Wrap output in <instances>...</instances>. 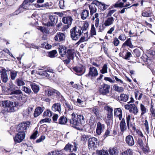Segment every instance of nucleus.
Returning a JSON list of instances; mask_svg holds the SVG:
<instances>
[{
  "instance_id": "obj_1",
  "label": "nucleus",
  "mask_w": 155,
  "mask_h": 155,
  "mask_svg": "<svg viewBox=\"0 0 155 155\" xmlns=\"http://www.w3.org/2000/svg\"><path fill=\"white\" fill-rule=\"evenodd\" d=\"M71 118L70 120V122L72 127L75 128L76 129L80 130V127H79L84 122V116L80 114L76 115L73 112L71 115Z\"/></svg>"
},
{
  "instance_id": "obj_2",
  "label": "nucleus",
  "mask_w": 155,
  "mask_h": 155,
  "mask_svg": "<svg viewBox=\"0 0 155 155\" xmlns=\"http://www.w3.org/2000/svg\"><path fill=\"white\" fill-rule=\"evenodd\" d=\"M83 33L82 27L79 26H75L71 30V38L73 40H77Z\"/></svg>"
},
{
  "instance_id": "obj_3",
  "label": "nucleus",
  "mask_w": 155,
  "mask_h": 155,
  "mask_svg": "<svg viewBox=\"0 0 155 155\" xmlns=\"http://www.w3.org/2000/svg\"><path fill=\"white\" fill-rule=\"evenodd\" d=\"M3 107H7V111L9 112H14L15 110V104L13 102L8 101H2V103Z\"/></svg>"
},
{
  "instance_id": "obj_4",
  "label": "nucleus",
  "mask_w": 155,
  "mask_h": 155,
  "mask_svg": "<svg viewBox=\"0 0 155 155\" xmlns=\"http://www.w3.org/2000/svg\"><path fill=\"white\" fill-rule=\"evenodd\" d=\"M59 53L63 57H64L65 59L63 61L66 64H68V50L67 47L63 45H60L58 47Z\"/></svg>"
},
{
  "instance_id": "obj_5",
  "label": "nucleus",
  "mask_w": 155,
  "mask_h": 155,
  "mask_svg": "<svg viewBox=\"0 0 155 155\" xmlns=\"http://www.w3.org/2000/svg\"><path fill=\"white\" fill-rule=\"evenodd\" d=\"M97 139L95 137L90 138L88 141V147L90 150H93L97 147Z\"/></svg>"
},
{
  "instance_id": "obj_6",
  "label": "nucleus",
  "mask_w": 155,
  "mask_h": 155,
  "mask_svg": "<svg viewBox=\"0 0 155 155\" xmlns=\"http://www.w3.org/2000/svg\"><path fill=\"white\" fill-rule=\"evenodd\" d=\"M110 86L108 84H103L99 88V93L103 95H106L110 92Z\"/></svg>"
},
{
  "instance_id": "obj_7",
  "label": "nucleus",
  "mask_w": 155,
  "mask_h": 155,
  "mask_svg": "<svg viewBox=\"0 0 155 155\" xmlns=\"http://www.w3.org/2000/svg\"><path fill=\"white\" fill-rule=\"evenodd\" d=\"M124 107L126 109L129 110L130 112L135 114H137L138 111L137 108L135 104H130V102H128V104L125 105Z\"/></svg>"
},
{
  "instance_id": "obj_8",
  "label": "nucleus",
  "mask_w": 155,
  "mask_h": 155,
  "mask_svg": "<svg viewBox=\"0 0 155 155\" xmlns=\"http://www.w3.org/2000/svg\"><path fill=\"white\" fill-rule=\"evenodd\" d=\"M96 6L98 7V9H100L99 7L102 8L101 7H102L103 9L105 10L107 9V7H108L109 6L99 2H97V3H92L89 5L90 10H97V8L96 7Z\"/></svg>"
},
{
  "instance_id": "obj_9",
  "label": "nucleus",
  "mask_w": 155,
  "mask_h": 155,
  "mask_svg": "<svg viewBox=\"0 0 155 155\" xmlns=\"http://www.w3.org/2000/svg\"><path fill=\"white\" fill-rule=\"evenodd\" d=\"M30 124V123L29 121L22 122L19 125V129L18 130V131L25 133Z\"/></svg>"
},
{
  "instance_id": "obj_10",
  "label": "nucleus",
  "mask_w": 155,
  "mask_h": 155,
  "mask_svg": "<svg viewBox=\"0 0 155 155\" xmlns=\"http://www.w3.org/2000/svg\"><path fill=\"white\" fill-rule=\"evenodd\" d=\"M25 133L18 131V134L14 137L15 142L16 143L21 142L25 138Z\"/></svg>"
},
{
  "instance_id": "obj_11",
  "label": "nucleus",
  "mask_w": 155,
  "mask_h": 155,
  "mask_svg": "<svg viewBox=\"0 0 155 155\" xmlns=\"http://www.w3.org/2000/svg\"><path fill=\"white\" fill-rule=\"evenodd\" d=\"M98 74V71L97 68L93 67H90L89 70L88 74L86 76L92 77H96Z\"/></svg>"
},
{
  "instance_id": "obj_12",
  "label": "nucleus",
  "mask_w": 155,
  "mask_h": 155,
  "mask_svg": "<svg viewBox=\"0 0 155 155\" xmlns=\"http://www.w3.org/2000/svg\"><path fill=\"white\" fill-rule=\"evenodd\" d=\"M105 128L104 124H102L100 122L97 124V127L96 130V133L98 135H100L104 131Z\"/></svg>"
},
{
  "instance_id": "obj_13",
  "label": "nucleus",
  "mask_w": 155,
  "mask_h": 155,
  "mask_svg": "<svg viewBox=\"0 0 155 155\" xmlns=\"http://www.w3.org/2000/svg\"><path fill=\"white\" fill-rule=\"evenodd\" d=\"M39 70H42L39 72L38 74L41 75L45 76L46 77H48L49 76V74L47 73L49 72L51 73L52 72V70L51 69L48 70H45V69L43 68H38Z\"/></svg>"
},
{
  "instance_id": "obj_14",
  "label": "nucleus",
  "mask_w": 155,
  "mask_h": 155,
  "mask_svg": "<svg viewBox=\"0 0 155 155\" xmlns=\"http://www.w3.org/2000/svg\"><path fill=\"white\" fill-rule=\"evenodd\" d=\"M73 70L75 72L78 73V75H81L85 72L84 68L83 66H81L80 67H77L73 68Z\"/></svg>"
},
{
  "instance_id": "obj_15",
  "label": "nucleus",
  "mask_w": 155,
  "mask_h": 155,
  "mask_svg": "<svg viewBox=\"0 0 155 155\" xmlns=\"http://www.w3.org/2000/svg\"><path fill=\"white\" fill-rule=\"evenodd\" d=\"M65 38L64 34L62 33L58 32L55 35L54 39L55 41H61L64 40Z\"/></svg>"
},
{
  "instance_id": "obj_16",
  "label": "nucleus",
  "mask_w": 155,
  "mask_h": 155,
  "mask_svg": "<svg viewBox=\"0 0 155 155\" xmlns=\"http://www.w3.org/2000/svg\"><path fill=\"white\" fill-rule=\"evenodd\" d=\"M125 140L126 143L130 146H132L134 144V141L133 137L129 135L126 137Z\"/></svg>"
},
{
  "instance_id": "obj_17",
  "label": "nucleus",
  "mask_w": 155,
  "mask_h": 155,
  "mask_svg": "<svg viewBox=\"0 0 155 155\" xmlns=\"http://www.w3.org/2000/svg\"><path fill=\"white\" fill-rule=\"evenodd\" d=\"M114 115L116 117H118L119 120H120L122 118V110L121 108H117L114 110Z\"/></svg>"
},
{
  "instance_id": "obj_18",
  "label": "nucleus",
  "mask_w": 155,
  "mask_h": 155,
  "mask_svg": "<svg viewBox=\"0 0 155 155\" xmlns=\"http://www.w3.org/2000/svg\"><path fill=\"white\" fill-rule=\"evenodd\" d=\"M121 120L120 124V126L121 131L123 133L126 130L127 127L125 119L123 118Z\"/></svg>"
},
{
  "instance_id": "obj_19",
  "label": "nucleus",
  "mask_w": 155,
  "mask_h": 155,
  "mask_svg": "<svg viewBox=\"0 0 155 155\" xmlns=\"http://www.w3.org/2000/svg\"><path fill=\"white\" fill-rule=\"evenodd\" d=\"M52 110L54 111H57L60 113L61 111L60 104L59 103H57L54 104L52 107Z\"/></svg>"
},
{
  "instance_id": "obj_20",
  "label": "nucleus",
  "mask_w": 155,
  "mask_h": 155,
  "mask_svg": "<svg viewBox=\"0 0 155 155\" xmlns=\"http://www.w3.org/2000/svg\"><path fill=\"white\" fill-rule=\"evenodd\" d=\"M49 18L51 22H47L46 23L43 22V25L47 26H53L54 25V22L55 20V18L54 16L50 14L49 15Z\"/></svg>"
},
{
  "instance_id": "obj_21",
  "label": "nucleus",
  "mask_w": 155,
  "mask_h": 155,
  "mask_svg": "<svg viewBox=\"0 0 155 155\" xmlns=\"http://www.w3.org/2000/svg\"><path fill=\"white\" fill-rule=\"evenodd\" d=\"M131 116L130 115H128L126 117V120H127V123L128 127V128L129 129H130L131 128L134 130H135L136 129L135 127L133 126V125L132 124H130V119Z\"/></svg>"
},
{
  "instance_id": "obj_22",
  "label": "nucleus",
  "mask_w": 155,
  "mask_h": 155,
  "mask_svg": "<svg viewBox=\"0 0 155 155\" xmlns=\"http://www.w3.org/2000/svg\"><path fill=\"white\" fill-rule=\"evenodd\" d=\"M43 109L41 107H38L36 108L34 113L35 117H37L42 113Z\"/></svg>"
},
{
  "instance_id": "obj_23",
  "label": "nucleus",
  "mask_w": 155,
  "mask_h": 155,
  "mask_svg": "<svg viewBox=\"0 0 155 155\" xmlns=\"http://www.w3.org/2000/svg\"><path fill=\"white\" fill-rule=\"evenodd\" d=\"M114 21V19L113 17H109L104 21V23L105 26H109L113 24Z\"/></svg>"
},
{
  "instance_id": "obj_24",
  "label": "nucleus",
  "mask_w": 155,
  "mask_h": 155,
  "mask_svg": "<svg viewBox=\"0 0 155 155\" xmlns=\"http://www.w3.org/2000/svg\"><path fill=\"white\" fill-rule=\"evenodd\" d=\"M27 0H25L23 3L19 7V9H27L30 3L28 2Z\"/></svg>"
},
{
  "instance_id": "obj_25",
  "label": "nucleus",
  "mask_w": 155,
  "mask_h": 155,
  "mask_svg": "<svg viewBox=\"0 0 155 155\" xmlns=\"http://www.w3.org/2000/svg\"><path fill=\"white\" fill-rule=\"evenodd\" d=\"M77 147L75 143H73V144H68V151L70 150L72 152L73 151H75L77 150Z\"/></svg>"
},
{
  "instance_id": "obj_26",
  "label": "nucleus",
  "mask_w": 155,
  "mask_h": 155,
  "mask_svg": "<svg viewBox=\"0 0 155 155\" xmlns=\"http://www.w3.org/2000/svg\"><path fill=\"white\" fill-rule=\"evenodd\" d=\"M15 83L16 85L19 87L25 85L24 81L22 78L17 79L15 81Z\"/></svg>"
},
{
  "instance_id": "obj_27",
  "label": "nucleus",
  "mask_w": 155,
  "mask_h": 155,
  "mask_svg": "<svg viewBox=\"0 0 155 155\" xmlns=\"http://www.w3.org/2000/svg\"><path fill=\"white\" fill-rule=\"evenodd\" d=\"M113 87L114 90L118 92L121 93L124 91V89L122 87H119L117 84H114Z\"/></svg>"
},
{
  "instance_id": "obj_28",
  "label": "nucleus",
  "mask_w": 155,
  "mask_h": 155,
  "mask_svg": "<svg viewBox=\"0 0 155 155\" xmlns=\"http://www.w3.org/2000/svg\"><path fill=\"white\" fill-rule=\"evenodd\" d=\"M30 86L35 93H37L38 92L39 90V87L38 85L35 84H31Z\"/></svg>"
},
{
  "instance_id": "obj_29",
  "label": "nucleus",
  "mask_w": 155,
  "mask_h": 155,
  "mask_svg": "<svg viewBox=\"0 0 155 155\" xmlns=\"http://www.w3.org/2000/svg\"><path fill=\"white\" fill-rule=\"evenodd\" d=\"M109 152L110 155H117L118 153V150L116 147L110 148Z\"/></svg>"
},
{
  "instance_id": "obj_30",
  "label": "nucleus",
  "mask_w": 155,
  "mask_h": 155,
  "mask_svg": "<svg viewBox=\"0 0 155 155\" xmlns=\"http://www.w3.org/2000/svg\"><path fill=\"white\" fill-rule=\"evenodd\" d=\"M129 98L128 95L124 94H121L120 97V100L122 101L126 102L127 101Z\"/></svg>"
},
{
  "instance_id": "obj_31",
  "label": "nucleus",
  "mask_w": 155,
  "mask_h": 155,
  "mask_svg": "<svg viewBox=\"0 0 155 155\" xmlns=\"http://www.w3.org/2000/svg\"><path fill=\"white\" fill-rule=\"evenodd\" d=\"M89 12L88 10H83L81 14V18L83 20H84L88 17Z\"/></svg>"
},
{
  "instance_id": "obj_32",
  "label": "nucleus",
  "mask_w": 155,
  "mask_h": 155,
  "mask_svg": "<svg viewBox=\"0 0 155 155\" xmlns=\"http://www.w3.org/2000/svg\"><path fill=\"white\" fill-rule=\"evenodd\" d=\"M127 46L129 47L130 48H132L133 46L131 43V41L130 38H129L123 44V46Z\"/></svg>"
},
{
  "instance_id": "obj_33",
  "label": "nucleus",
  "mask_w": 155,
  "mask_h": 155,
  "mask_svg": "<svg viewBox=\"0 0 155 155\" xmlns=\"http://www.w3.org/2000/svg\"><path fill=\"white\" fill-rule=\"evenodd\" d=\"M59 124H64L67 122V118L64 116L61 117L59 120Z\"/></svg>"
},
{
  "instance_id": "obj_34",
  "label": "nucleus",
  "mask_w": 155,
  "mask_h": 155,
  "mask_svg": "<svg viewBox=\"0 0 155 155\" xmlns=\"http://www.w3.org/2000/svg\"><path fill=\"white\" fill-rule=\"evenodd\" d=\"M123 5L124 4L123 3H119L117 2L114 5L111 6L110 9L114 8L117 7H124Z\"/></svg>"
},
{
  "instance_id": "obj_35",
  "label": "nucleus",
  "mask_w": 155,
  "mask_h": 155,
  "mask_svg": "<svg viewBox=\"0 0 155 155\" xmlns=\"http://www.w3.org/2000/svg\"><path fill=\"white\" fill-rule=\"evenodd\" d=\"M92 111L97 117H100V111L99 109L98 108L96 107H94L92 109Z\"/></svg>"
},
{
  "instance_id": "obj_36",
  "label": "nucleus",
  "mask_w": 155,
  "mask_h": 155,
  "mask_svg": "<svg viewBox=\"0 0 155 155\" xmlns=\"http://www.w3.org/2000/svg\"><path fill=\"white\" fill-rule=\"evenodd\" d=\"M52 115V112L49 110H47L45 111L43 114V116L45 117H51Z\"/></svg>"
},
{
  "instance_id": "obj_37",
  "label": "nucleus",
  "mask_w": 155,
  "mask_h": 155,
  "mask_svg": "<svg viewBox=\"0 0 155 155\" xmlns=\"http://www.w3.org/2000/svg\"><path fill=\"white\" fill-rule=\"evenodd\" d=\"M134 51L137 56L139 57L140 56L141 53L143 50L141 48H137L134 50Z\"/></svg>"
},
{
  "instance_id": "obj_38",
  "label": "nucleus",
  "mask_w": 155,
  "mask_h": 155,
  "mask_svg": "<svg viewBox=\"0 0 155 155\" xmlns=\"http://www.w3.org/2000/svg\"><path fill=\"white\" fill-rule=\"evenodd\" d=\"M90 32L91 36H93L96 35V29L93 24L91 25Z\"/></svg>"
},
{
  "instance_id": "obj_39",
  "label": "nucleus",
  "mask_w": 155,
  "mask_h": 155,
  "mask_svg": "<svg viewBox=\"0 0 155 155\" xmlns=\"http://www.w3.org/2000/svg\"><path fill=\"white\" fill-rule=\"evenodd\" d=\"M54 89H49L46 90L45 92L48 96H50L54 95Z\"/></svg>"
},
{
  "instance_id": "obj_40",
  "label": "nucleus",
  "mask_w": 155,
  "mask_h": 155,
  "mask_svg": "<svg viewBox=\"0 0 155 155\" xmlns=\"http://www.w3.org/2000/svg\"><path fill=\"white\" fill-rule=\"evenodd\" d=\"M74 50L73 49H68V59H71L73 58L74 53Z\"/></svg>"
},
{
  "instance_id": "obj_41",
  "label": "nucleus",
  "mask_w": 155,
  "mask_h": 155,
  "mask_svg": "<svg viewBox=\"0 0 155 155\" xmlns=\"http://www.w3.org/2000/svg\"><path fill=\"white\" fill-rule=\"evenodd\" d=\"M97 153L98 155H109L107 151L104 150L99 151Z\"/></svg>"
},
{
  "instance_id": "obj_42",
  "label": "nucleus",
  "mask_w": 155,
  "mask_h": 155,
  "mask_svg": "<svg viewBox=\"0 0 155 155\" xmlns=\"http://www.w3.org/2000/svg\"><path fill=\"white\" fill-rule=\"evenodd\" d=\"M17 72L15 71H12L10 73L11 78L12 80H14L17 75Z\"/></svg>"
},
{
  "instance_id": "obj_43",
  "label": "nucleus",
  "mask_w": 155,
  "mask_h": 155,
  "mask_svg": "<svg viewBox=\"0 0 155 155\" xmlns=\"http://www.w3.org/2000/svg\"><path fill=\"white\" fill-rule=\"evenodd\" d=\"M107 66L106 64H105L103 66L102 69L101 71V73L103 74L107 73Z\"/></svg>"
},
{
  "instance_id": "obj_44",
  "label": "nucleus",
  "mask_w": 155,
  "mask_h": 155,
  "mask_svg": "<svg viewBox=\"0 0 155 155\" xmlns=\"http://www.w3.org/2000/svg\"><path fill=\"white\" fill-rule=\"evenodd\" d=\"M57 53V52L56 50H54L50 52L49 54V56L51 58H54L55 57Z\"/></svg>"
},
{
  "instance_id": "obj_45",
  "label": "nucleus",
  "mask_w": 155,
  "mask_h": 155,
  "mask_svg": "<svg viewBox=\"0 0 155 155\" xmlns=\"http://www.w3.org/2000/svg\"><path fill=\"white\" fill-rule=\"evenodd\" d=\"M89 24L87 22L85 21L84 24V25L82 28V31L84 32L86 31L88 28Z\"/></svg>"
},
{
  "instance_id": "obj_46",
  "label": "nucleus",
  "mask_w": 155,
  "mask_h": 155,
  "mask_svg": "<svg viewBox=\"0 0 155 155\" xmlns=\"http://www.w3.org/2000/svg\"><path fill=\"white\" fill-rule=\"evenodd\" d=\"M105 26L104 23H101L99 26V31L102 32L105 28Z\"/></svg>"
},
{
  "instance_id": "obj_47",
  "label": "nucleus",
  "mask_w": 155,
  "mask_h": 155,
  "mask_svg": "<svg viewBox=\"0 0 155 155\" xmlns=\"http://www.w3.org/2000/svg\"><path fill=\"white\" fill-rule=\"evenodd\" d=\"M22 90L25 91L26 93L28 94H30L31 92L30 88L25 86L22 87Z\"/></svg>"
},
{
  "instance_id": "obj_48",
  "label": "nucleus",
  "mask_w": 155,
  "mask_h": 155,
  "mask_svg": "<svg viewBox=\"0 0 155 155\" xmlns=\"http://www.w3.org/2000/svg\"><path fill=\"white\" fill-rule=\"evenodd\" d=\"M132 150L130 149H128L127 150L122 153V155H132Z\"/></svg>"
},
{
  "instance_id": "obj_49",
  "label": "nucleus",
  "mask_w": 155,
  "mask_h": 155,
  "mask_svg": "<svg viewBox=\"0 0 155 155\" xmlns=\"http://www.w3.org/2000/svg\"><path fill=\"white\" fill-rule=\"evenodd\" d=\"M144 125L145 127V129L146 132L148 134H149L150 131L149 128L148 123L147 120H145Z\"/></svg>"
},
{
  "instance_id": "obj_50",
  "label": "nucleus",
  "mask_w": 155,
  "mask_h": 155,
  "mask_svg": "<svg viewBox=\"0 0 155 155\" xmlns=\"http://www.w3.org/2000/svg\"><path fill=\"white\" fill-rule=\"evenodd\" d=\"M87 40L85 37H82L80 39L79 41L76 43L78 45H79L81 43L84 42Z\"/></svg>"
},
{
  "instance_id": "obj_51",
  "label": "nucleus",
  "mask_w": 155,
  "mask_h": 155,
  "mask_svg": "<svg viewBox=\"0 0 155 155\" xmlns=\"http://www.w3.org/2000/svg\"><path fill=\"white\" fill-rule=\"evenodd\" d=\"M140 109L142 111L141 114L142 115L146 112L147 109L145 106L142 104H140Z\"/></svg>"
},
{
  "instance_id": "obj_52",
  "label": "nucleus",
  "mask_w": 155,
  "mask_h": 155,
  "mask_svg": "<svg viewBox=\"0 0 155 155\" xmlns=\"http://www.w3.org/2000/svg\"><path fill=\"white\" fill-rule=\"evenodd\" d=\"M104 80L108 81L111 83H114L115 82V81L114 80H112L110 77H105L104 78Z\"/></svg>"
},
{
  "instance_id": "obj_53",
  "label": "nucleus",
  "mask_w": 155,
  "mask_h": 155,
  "mask_svg": "<svg viewBox=\"0 0 155 155\" xmlns=\"http://www.w3.org/2000/svg\"><path fill=\"white\" fill-rule=\"evenodd\" d=\"M59 5L60 8L61 9H64V0H61L59 2Z\"/></svg>"
},
{
  "instance_id": "obj_54",
  "label": "nucleus",
  "mask_w": 155,
  "mask_h": 155,
  "mask_svg": "<svg viewBox=\"0 0 155 155\" xmlns=\"http://www.w3.org/2000/svg\"><path fill=\"white\" fill-rule=\"evenodd\" d=\"M38 132L37 130L35 131L34 132L33 134L31 136L30 138L31 139H35L37 137V135L38 134Z\"/></svg>"
},
{
  "instance_id": "obj_55",
  "label": "nucleus",
  "mask_w": 155,
  "mask_h": 155,
  "mask_svg": "<svg viewBox=\"0 0 155 155\" xmlns=\"http://www.w3.org/2000/svg\"><path fill=\"white\" fill-rule=\"evenodd\" d=\"M118 38L121 41H124L126 39V38L125 35L121 34L119 36Z\"/></svg>"
},
{
  "instance_id": "obj_56",
  "label": "nucleus",
  "mask_w": 155,
  "mask_h": 155,
  "mask_svg": "<svg viewBox=\"0 0 155 155\" xmlns=\"http://www.w3.org/2000/svg\"><path fill=\"white\" fill-rule=\"evenodd\" d=\"M131 53L130 52H128L127 53L126 55L124 57V58L126 60L128 59L131 56Z\"/></svg>"
},
{
  "instance_id": "obj_57",
  "label": "nucleus",
  "mask_w": 155,
  "mask_h": 155,
  "mask_svg": "<svg viewBox=\"0 0 155 155\" xmlns=\"http://www.w3.org/2000/svg\"><path fill=\"white\" fill-rule=\"evenodd\" d=\"M51 119L48 118H46L43 119L41 120L40 121V123L41 124H43L45 122H49L51 121Z\"/></svg>"
},
{
  "instance_id": "obj_58",
  "label": "nucleus",
  "mask_w": 155,
  "mask_h": 155,
  "mask_svg": "<svg viewBox=\"0 0 155 155\" xmlns=\"http://www.w3.org/2000/svg\"><path fill=\"white\" fill-rule=\"evenodd\" d=\"M105 109L108 111V113L112 114L113 109L112 107L107 106L105 107Z\"/></svg>"
},
{
  "instance_id": "obj_59",
  "label": "nucleus",
  "mask_w": 155,
  "mask_h": 155,
  "mask_svg": "<svg viewBox=\"0 0 155 155\" xmlns=\"http://www.w3.org/2000/svg\"><path fill=\"white\" fill-rule=\"evenodd\" d=\"M120 43V41L117 38H115L113 41V44L115 46H117Z\"/></svg>"
},
{
  "instance_id": "obj_60",
  "label": "nucleus",
  "mask_w": 155,
  "mask_h": 155,
  "mask_svg": "<svg viewBox=\"0 0 155 155\" xmlns=\"http://www.w3.org/2000/svg\"><path fill=\"white\" fill-rule=\"evenodd\" d=\"M45 139V137L44 136H41L36 141V142L39 143L41 142L42 140H44Z\"/></svg>"
},
{
  "instance_id": "obj_61",
  "label": "nucleus",
  "mask_w": 155,
  "mask_h": 155,
  "mask_svg": "<svg viewBox=\"0 0 155 155\" xmlns=\"http://www.w3.org/2000/svg\"><path fill=\"white\" fill-rule=\"evenodd\" d=\"M151 14L150 13L147 12H145L142 13V15L144 17H150Z\"/></svg>"
},
{
  "instance_id": "obj_62",
  "label": "nucleus",
  "mask_w": 155,
  "mask_h": 155,
  "mask_svg": "<svg viewBox=\"0 0 155 155\" xmlns=\"http://www.w3.org/2000/svg\"><path fill=\"white\" fill-rule=\"evenodd\" d=\"M110 133V130L108 128L107 130H106L104 134V135L103 137L105 139V138L109 136V135Z\"/></svg>"
},
{
  "instance_id": "obj_63",
  "label": "nucleus",
  "mask_w": 155,
  "mask_h": 155,
  "mask_svg": "<svg viewBox=\"0 0 155 155\" xmlns=\"http://www.w3.org/2000/svg\"><path fill=\"white\" fill-rule=\"evenodd\" d=\"M29 113L26 109L24 110L23 112V115L24 117H26L28 115Z\"/></svg>"
},
{
  "instance_id": "obj_64",
  "label": "nucleus",
  "mask_w": 155,
  "mask_h": 155,
  "mask_svg": "<svg viewBox=\"0 0 155 155\" xmlns=\"http://www.w3.org/2000/svg\"><path fill=\"white\" fill-rule=\"evenodd\" d=\"M150 112L152 114L151 117H155V110L153 108V107L151 108L150 109Z\"/></svg>"
}]
</instances>
